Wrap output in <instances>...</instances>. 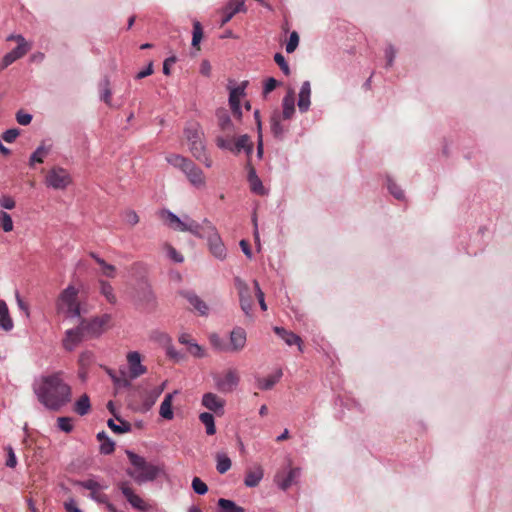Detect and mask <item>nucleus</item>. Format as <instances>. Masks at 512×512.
<instances>
[{"mask_svg":"<svg viewBox=\"0 0 512 512\" xmlns=\"http://www.w3.org/2000/svg\"><path fill=\"white\" fill-rule=\"evenodd\" d=\"M33 391L38 401L51 411H59L72 398L71 387L63 381L59 372L36 380Z\"/></svg>","mask_w":512,"mask_h":512,"instance_id":"obj_1","label":"nucleus"},{"mask_svg":"<svg viewBox=\"0 0 512 512\" xmlns=\"http://www.w3.org/2000/svg\"><path fill=\"white\" fill-rule=\"evenodd\" d=\"M110 320L111 316L109 314H103L89 320L81 319L77 327L66 331V337L63 341L65 349L72 351L82 340L99 337Z\"/></svg>","mask_w":512,"mask_h":512,"instance_id":"obj_2","label":"nucleus"},{"mask_svg":"<svg viewBox=\"0 0 512 512\" xmlns=\"http://www.w3.org/2000/svg\"><path fill=\"white\" fill-rule=\"evenodd\" d=\"M126 455L131 465L134 467L133 470L127 469L126 473L132 477L135 482L142 484L153 481L158 477L160 473L158 466L147 462L144 457L139 456L131 450H126Z\"/></svg>","mask_w":512,"mask_h":512,"instance_id":"obj_3","label":"nucleus"},{"mask_svg":"<svg viewBox=\"0 0 512 512\" xmlns=\"http://www.w3.org/2000/svg\"><path fill=\"white\" fill-rule=\"evenodd\" d=\"M234 285L238 291L239 302L242 311L245 313V315L250 316L253 307V298L248 284L237 276L234 278Z\"/></svg>","mask_w":512,"mask_h":512,"instance_id":"obj_4","label":"nucleus"},{"mask_svg":"<svg viewBox=\"0 0 512 512\" xmlns=\"http://www.w3.org/2000/svg\"><path fill=\"white\" fill-rule=\"evenodd\" d=\"M215 387L221 393L232 392L239 384V376L236 370L229 369L224 376L213 375Z\"/></svg>","mask_w":512,"mask_h":512,"instance_id":"obj_5","label":"nucleus"},{"mask_svg":"<svg viewBox=\"0 0 512 512\" xmlns=\"http://www.w3.org/2000/svg\"><path fill=\"white\" fill-rule=\"evenodd\" d=\"M71 182L69 174L62 168H53L46 175V183L54 189H64Z\"/></svg>","mask_w":512,"mask_h":512,"instance_id":"obj_6","label":"nucleus"},{"mask_svg":"<svg viewBox=\"0 0 512 512\" xmlns=\"http://www.w3.org/2000/svg\"><path fill=\"white\" fill-rule=\"evenodd\" d=\"M18 45L9 53H7L0 64V68L4 69L15 62L17 59L23 57L28 52L27 43L22 35L17 36Z\"/></svg>","mask_w":512,"mask_h":512,"instance_id":"obj_7","label":"nucleus"},{"mask_svg":"<svg viewBox=\"0 0 512 512\" xmlns=\"http://www.w3.org/2000/svg\"><path fill=\"white\" fill-rule=\"evenodd\" d=\"M210 231L209 235L205 238L208 241L209 249L211 253L220 260L225 259L226 257V248L220 238L219 233L217 232L216 227L215 228H209L208 232Z\"/></svg>","mask_w":512,"mask_h":512,"instance_id":"obj_8","label":"nucleus"},{"mask_svg":"<svg viewBox=\"0 0 512 512\" xmlns=\"http://www.w3.org/2000/svg\"><path fill=\"white\" fill-rule=\"evenodd\" d=\"M136 301L146 309H154L156 307V296L148 284H142L136 291Z\"/></svg>","mask_w":512,"mask_h":512,"instance_id":"obj_9","label":"nucleus"},{"mask_svg":"<svg viewBox=\"0 0 512 512\" xmlns=\"http://www.w3.org/2000/svg\"><path fill=\"white\" fill-rule=\"evenodd\" d=\"M247 334L242 327H235L230 332V341L228 343L229 353H238L246 345Z\"/></svg>","mask_w":512,"mask_h":512,"instance_id":"obj_10","label":"nucleus"},{"mask_svg":"<svg viewBox=\"0 0 512 512\" xmlns=\"http://www.w3.org/2000/svg\"><path fill=\"white\" fill-rule=\"evenodd\" d=\"M185 219L188 220V230L194 236L198 238H206L210 231L209 228H215V226L207 219H204L201 223L191 219L189 216H185Z\"/></svg>","mask_w":512,"mask_h":512,"instance_id":"obj_11","label":"nucleus"},{"mask_svg":"<svg viewBox=\"0 0 512 512\" xmlns=\"http://www.w3.org/2000/svg\"><path fill=\"white\" fill-rule=\"evenodd\" d=\"M179 294L185 298L200 315H208L209 308L207 304L194 291L181 290Z\"/></svg>","mask_w":512,"mask_h":512,"instance_id":"obj_12","label":"nucleus"},{"mask_svg":"<svg viewBox=\"0 0 512 512\" xmlns=\"http://www.w3.org/2000/svg\"><path fill=\"white\" fill-rule=\"evenodd\" d=\"M216 118L218 122V127L220 131L227 135L232 136L235 135L236 129L231 120V117L228 111L224 108H220L216 111Z\"/></svg>","mask_w":512,"mask_h":512,"instance_id":"obj_13","label":"nucleus"},{"mask_svg":"<svg viewBox=\"0 0 512 512\" xmlns=\"http://www.w3.org/2000/svg\"><path fill=\"white\" fill-rule=\"evenodd\" d=\"M130 378L135 379L146 373L147 368L141 364V355L139 352H129L127 355Z\"/></svg>","mask_w":512,"mask_h":512,"instance_id":"obj_14","label":"nucleus"},{"mask_svg":"<svg viewBox=\"0 0 512 512\" xmlns=\"http://www.w3.org/2000/svg\"><path fill=\"white\" fill-rule=\"evenodd\" d=\"M202 405L216 414H223L225 400L212 392H208L202 396Z\"/></svg>","mask_w":512,"mask_h":512,"instance_id":"obj_15","label":"nucleus"},{"mask_svg":"<svg viewBox=\"0 0 512 512\" xmlns=\"http://www.w3.org/2000/svg\"><path fill=\"white\" fill-rule=\"evenodd\" d=\"M245 10V1L244 0H230L226 6L223 8V17L221 19V26H224L228 23L236 13Z\"/></svg>","mask_w":512,"mask_h":512,"instance_id":"obj_16","label":"nucleus"},{"mask_svg":"<svg viewBox=\"0 0 512 512\" xmlns=\"http://www.w3.org/2000/svg\"><path fill=\"white\" fill-rule=\"evenodd\" d=\"M189 150L193 157L203 163L207 168L212 166V160L207 154L203 140L189 144Z\"/></svg>","mask_w":512,"mask_h":512,"instance_id":"obj_17","label":"nucleus"},{"mask_svg":"<svg viewBox=\"0 0 512 512\" xmlns=\"http://www.w3.org/2000/svg\"><path fill=\"white\" fill-rule=\"evenodd\" d=\"M189 182L195 187H201L205 185V177L203 171L191 161L183 172Z\"/></svg>","mask_w":512,"mask_h":512,"instance_id":"obj_18","label":"nucleus"},{"mask_svg":"<svg viewBox=\"0 0 512 512\" xmlns=\"http://www.w3.org/2000/svg\"><path fill=\"white\" fill-rule=\"evenodd\" d=\"M311 84L309 81H304L301 85L298 94V108L301 113H305L310 108Z\"/></svg>","mask_w":512,"mask_h":512,"instance_id":"obj_19","label":"nucleus"},{"mask_svg":"<svg viewBox=\"0 0 512 512\" xmlns=\"http://www.w3.org/2000/svg\"><path fill=\"white\" fill-rule=\"evenodd\" d=\"M282 114L281 117L284 120H289L295 113V92L292 88H289L286 95L282 99Z\"/></svg>","mask_w":512,"mask_h":512,"instance_id":"obj_20","label":"nucleus"},{"mask_svg":"<svg viewBox=\"0 0 512 512\" xmlns=\"http://www.w3.org/2000/svg\"><path fill=\"white\" fill-rule=\"evenodd\" d=\"M247 169H248L247 180L250 184L251 191L258 195H265L266 190L263 186V183H262L261 179L258 177L255 168L250 164V162L247 163Z\"/></svg>","mask_w":512,"mask_h":512,"instance_id":"obj_21","label":"nucleus"},{"mask_svg":"<svg viewBox=\"0 0 512 512\" xmlns=\"http://www.w3.org/2000/svg\"><path fill=\"white\" fill-rule=\"evenodd\" d=\"M301 471L299 468H291L286 476H282L278 474L276 476V481L280 489L286 491L290 486L296 483L297 479L300 477Z\"/></svg>","mask_w":512,"mask_h":512,"instance_id":"obj_22","label":"nucleus"},{"mask_svg":"<svg viewBox=\"0 0 512 512\" xmlns=\"http://www.w3.org/2000/svg\"><path fill=\"white\" fill-rule=\"evenodd\" d=\"M163 389H164V384L162 386L155 387L154 389L145 392L144 395L141 396V398H142L141 410L143 412H147L153 407V405L156 403L159 396L162 394Z\"/></svg>","mask_w":512,"mask_h":512,"instance_id":"obj_23","label":"nucleus"},{"mask_svg":"<svg viewBox=\"0 0 512 512\" xmlns=\"http://www.w3.org/2000/svg\"><path fill=\"white\" fill-rule=\"evenodd\" d=\"M122 494L125 496L127 501L136 509L141 511L146 510V505L144 501L136 495L133 490L128 487L125 483H123L120 487Z\"/></svg>","mask_w":512,"mask_h":512,"instance_id":"obj_24","label":"nucleus"},{"mask_svg":"<svg viewBox=\"0 0 512 512\" xmlns=\"http://www.w3.org/2000/svg\"><path fill=\"white\" fill-rule=\"evenodd\" d=\"M273 330L281 339L284 340V342L287 345L292 346V345L296 344V345H298L299 350L302 351V348H301L302 341L298 335H296L295 333H293L291 331L286 330L283 327L275 326L273 328Z\"/></svg>","mask_w":512,"mask_h":512,"instance_id":"obj_25","label":"nucleus"},{"mask_svg":"<svg viewBox=\"0 0 512 512\" xmlns=\"http://www.w3.org/2000/svg\"><path fill=\"white\" fill-rule=\"evenodd\" d=\"M281 119H283L279 112H274L270 119V129L273 136L282 140L286 133V128L281 124Z\"/></svg>","mask_w":512,"mask_h":512,"instance_id":"obj_26","label":"nucleus"},{"mask_svg":"<svg viewBox=\"0 0 512 512\" xmlns=\"http://www.w3.org/2000/svg\"><path fill=\"white\" fill-rule=\"evenodd\" d=\"M13 320L10 317L9 309L4 300L0 299V328L4 331H10L13 329Z\"/></svg>","mask_w":512,"mask_h":512,"instance_id":"obj_27","label":"nucleus"},{"mask_svg":"<svg viewBox=\"0 0 512 512\" xmlns=\"http://www.w3.org/2000/svg\"><path fill=\"white\" fill-rule=\"evenodd\" d=\"M177 391H174V393H168L165 395L164 400L162 401L159 409V414L162 418L166 420H171L174 417V413L172 410V400L173 395L176 394Z\"/></svg>","mask_w":512,"mask_h":512,"instance_id":"obj_28","label":"nucleus"},{"mask_svg":"<svg viewBox=\"0 0 512 512\" xmlns=\"http://www.w3.org/2000/svg\"><path fill=\"white\" fill-rule=\"evenodd\" d=\"M97 440L100 444V453L109 455L115 450V442L112 441L105 431H101L97 434Z\"/></svg>","mask_w":512,"mask_h":512,"instance_id":"obj_29","label":"nucleus"},{"mask_svg":"<svg viewBox=\"0 0 512 512\" xmlns=\"http://www.w3.org/2000/svg\"><path fill=\"white\" fill-rule=\"evenodd\" d=\"M99 292L112 305L117 303V297L111 284L103 279L98 280Z\"/></svg>","mask_w":512,"mask_h":512,"instance_id":"obj_30","label":"nucleus"},{"mask_svg":"<svg viewBox=\"0 0 512 512\" xmlns=\"http://www.w3.org/2000/svg\"><path fill=\"white\" fill-rule=\"evenodd\" d=\"M115 418L119 421V424H116L113 419H109L107 421L108 427L116 434H124L128 433L132 430V425L130 422L122 419L120 416H115Z\"/></svg>","mask_w":512,"mask_h":512,"instance_id":"obj_31","label":"nucleus"},{"mask_svg":"<svg viewBox=\"0 0 512 512\" xmlns=\"http://www.w3.org/2000/svg\"><path fill=\"white\" fill-rule=\"evenodd\" d=\"M283 373L281 369H278L273 375L267 378H258L257 386L261 390H270L282 377Z\"/></svg>","mask_w":512,"mask_h":512,"instance_id":"obj_32","label":"nucleus"},{"mask_svg":"<svg viewBox=\"0 0 512 512\" xmlns=\"http://www.w3.org/2000/svg\"><path fill=\"white\" fill-rule=\"evenodd\" d=\"M184 135L188 141V144L203 140V132L199 124L197 123L191 124L188 127H186L184 130Z\"/></svg>","mask_w":512,"mask_h":512,"instance_id":"obj_33","label":"nucleus"},{"mask_svg":"<svg viewBox=\"0 0 512 512\" xmlns=\"http://www.w3.org/2000/svg\"><path fill=\"white\" fill-rule=\"evenodd\" d=\"M263 470L261 467H256L254 470H250L246 473L244 484L247 487H256L263 478Z\"/></svg>","mask_w":512,"mask_h":512,"instance_id":"obj_34","label":"nucleus"},{"mask_svg":"<svg viewBox=\"0 0 512 512\" xmlns=\"http://www.w3.org/2000/svg\"><path fill=\"white\" fill-rule=\"evenodd\" d=\"M77 295L78 290L74 286L69 285L66 289H64L61 292L59 296V301L66 306H71L72 304L77 302Z\"/></svg>","mask_w":512,"mask_h":512,"instance_id":"obj_35","label":"nucleus"},{"mask_svg":"<svg viewBox=\"0 0 512 512\" xmlns=\"http://www.w3.org/2000/svg\"><path fill=\"white\" fill-rule=\"evenodd\" d=\"M218 512H245L244 508L238 506L234 501L220 498L217 501Z\"/></svg>","mask_w":512,"mask_h":512,"instance_id":"obj_36","label":"nucleus"},{"mask_svg":"<svg viewBox=\"0 0 512 512\" xmlns=\"http://www.w3.org/2000/svg\"><path fill=\"white\" fill-rule=\"evenodd\" d=\"M90 409V398L87 394H83L74 404V411L80 416L88 414Z\"/></svg>","mask_w":512,"mask_h":512,"instance_id":"obj_37","label":"nucleus"},{"mask_svg":"<svg viewBox=\"0 0 512 512\" xmlns=\"http://www.w3.org/2000/svg\"><path fill=\"white\" fill-rule=\"evenodd\" d=\"M167 162L174 166L175 168L180 169L182 172L185 171L188 164L191 162L190 159L183 157L179 154H171L166 157Z\"/></svg>","mask_w":512,"mask_h":512,"instance_id":"obj_38","label":"nucleus"},{"mask_svg":"<svg viewBox=\"0 0 512 512\" xmlns=\"http://www.w3.org/2000/svg\"><path fill=\"white\" fill-rule=\"evenodd\" d=\"M75 485L80 486L84 489L90 490L91 493H96L98 490L101 489H107V485H101L99 482L95 481L94 479H87V480H77L74 482Z\"/></svg>","mask_w":512,"mask_h":512,"instance_id":"obj_39","label":"nucleus"},{"mask_svg":"<svg viewBox=\"0 0 512 512\" xmlns=\"http://www.w3.org/2000/svg\"><path fill=\"white\" fill-rule=\"evenodd\" d=\"M199 419L205 425L208 435H214L216 433L214 416L211 413L203 412L199 415Z\"/></svg>","mask_w":512,"mask_h":512,"instance_id":"obj_40","label":"nucleus"},{"mask_svg":"<svg viewBox=\"0 0 512 512\" xmlns=\"http://www.w3.org/2000/svg\"><path fill=\"white\" fill-rule=\"evenodd\" d=\"M216 145L219 149L228 150L233 153L234 135L227 136L225 134L218 135L215 139Z\"/></svg>","mask_w":512,"mask_h":512,"instance_id":"obj_41","label":"nucleus"},{"mask_svg":"<svg viewBox=\"0 0 512 512\" xmlns=\"http://www.w3.org/2000/svg\"><path fill=\"white\" fill-rule=\"evenodd\" d=\"M209 341L212 347L219 352L229 353L228 343L222 339L217 333H212L209 336Z\"/></svg>","mask_w":512,"mask_h":512,"instance_id":"obj_42","label":"nucleus"},{"mask_svg":"<svg viewBox=\"0 0 512 512\" xmlns=\"http://www.w3.org/2000/svg\"><path fill=\"white\" fill-rule=\"evenodd\" d=\"M111 89H110V81L107 77H105L100 82V99L104 101L106 104L110 105L111 102Z\"/></svg>","mask_w":512,"mask_h":512,"instance_id":"obj_43","label":"nucleus"},{"mask_svg":"<svg viewBox=\"0 0 512 512\" xmlns=\"http://www.w3.org/2000/svg\"><path fill=\"white\" fill-rule=\"evenodd\" d=\"M216 460V469L220 474L226 473L231 468V460L226 454H217Z\"/></svg>","mask_w":512,"mask_h":512,"instance_id":"obj_44","label":"nucleus"},{"mask_svg":"<svg viewBox=\"0 0 512 512\" xmlns=\"http://www.w3.org/2000/svg\"><path fill=\"white\" fill-rule=\"evenodd\" d=\"M49 149L40 145L30 156V165H34V163H42L44 157L48 154Z\"/></svg>","mask_w":512,"mask_h":512,"instance_id":"obj_45","label":"nucleus"},{"mask_svg":"<svg viewBox=\"0 0 512 512\" xmlns=\"http://www.w3.org/2000/svg\"><path fill=\"white\" fill-rule=\"evenodd\" d=\"M97 263L100 265L102 269V274L108 278H114L116 275L115 266L108 264L104 259L97 258Z\"/></svg>","mask_w":512,"mask_h":512,"instance_id":"obj_46","label":"nucleus"},{"mask_svg":"<svg viewBox=\"0 0 512 512\" xmlns=\"http://www.w3.org/2000/svg\"><path fill=\"white\" fill-rule=\"evenodd\" d=\"M387 188L396 199H404V191L390 177H387Z\"/></svg>","mask_w":512,"mask_h":512,"instance_id":"obj_47","label":"nucleus"},{"mask_svg":"<svg viewBox=\"0 0 512 512\" xmlns=\"http://www.w3.org/2000/svg\"><path fill=\"white\" fill-rule=\"evenodd\" d=\"M72 421L71 417H59L57 419V426L61 431L70 433L74 428Z\"/></svg>","mask_w":512,"mask_h":512,"instance_id":"obj_48","label":"nucleus"},{"mask_svg":"<svg viewBox=\"0 0 512 512\" xmlns=\"http://www.w3.org/2000/svg\"><path fill=\"white\" fill-rule=\"evenodd\" d=\"M250 137L247 134L241 135L234 142L233 153L239 154L249 144Z\"/></svg>","mask_w":512,"mask_h":512,"instance_id":"obj_49","label":"nucleus"},{"mask_svg":"<svg viewBox=\"0 0 512 512\" xmlns=\"http://www.w3.org/2000/svg\"><path fill=\"white\" fill-rule=\"evenodd\" d=\"M248 85V81H243L240 85L236 86V87H229V90H230V94H229V98H236V99H239L240 100V97L241 96H244L245 95V88L247 87Z\"/></svg>","mask_w":512,"mask_h":512,"instance_id":"obj_50","label":"nucleus"},{"mask_svg":"<svg viewBox=\"0 0 512 512\" xmlns=\"http://www.w3.org/2000/svg\"><path fill=\"white\" fill-rule=\"evenodd\" d=\"M192 489L196 494L204 495L208 492V486L198 477L192 480Z\"/></svg>","mask_w":512,"mask_h":512,"instance_id":"obj_51","label":"nucleus"},{"mask_svg":"<svg viewBox=\"0 0 512 512\" xmlns=\"http://www.w3.org/2000/svg\"><path fill=\"white\" fill-rule=\"evenodd\" d=\"M202 37H203L202 26H201L200 22L196 21L193 24L192 46L193 47L198 46Z\"/></svg>","mask_w":512,"mask_h":512,"instance_id":"obj_52","label":"nucleus"},{"mask_svg":"<svg viewBox=\"0 0 512 512\" xmlns=\"http://www.w3.org/2000/svg\"><path fill=\"white\" fill-rule=\"evenodd\" d=\"M299 44V35L296 31L290 33L289 40L286 44V52L293 53Z\"/></svg>","mask_w":512,"mask_h":512,"instance_id":"obj_53","label":"nucleus"},{"mask_svg":"<svg viewBox=\"0 0 512 512\" xmlns=\"http://www.w3.org/2000/svg\"><path fill=\"white\" fill-rule=\"evenodd\" d=\"M187 351L196 358H203L206 356L204 348L195 341L187 348Z\"/></svg>","mask_w":512,"mask_h":512,"instance_id":"obj_54","label":"nucleus"},{"mask_svg":"<svg viewBox=\"0 0 512 512\" xmlns=\"http://www.w3.org/2000/svg\"><path fill=\"white\" fill-rule=\"evenodd\" d=\"M274 61L277 63V65L280 67L281 71L285 75L288 76L290 74V67H289L285 57L281 53H276L274 55Z\"/></svg>","mask_w":512,"mask_h":512,"instance_id":"obj_55","label":"nucleus"},{"mask_svg":"<svg viewBox=\"0 0 512 512\" xmlns=\"http://www.w3.org/2000/svg\"><path fill=\"white\" fill-rule=\"evenodd\" d=\"M166 354L169 358L174 360L175 362H181L185 360V354L177 351L173 345H169L166 348Z\"/></svg>","mask_w":512,"mask_h":512,"instance_id":"obj_56","label":"nucleus"},{"mask_svg":"<svg viewBox=\"0 0 512 512\" xmlns=\"http://www.w3.org/2000/svg\"><path fill=\"white\" fill-rule=\"evenodd\" d=\"M396 57V49L392 44H389L385 49L386 68L393 66Z\"/></svg>","mask_w":512,"mask_h":512,"instance_id":"obj_57","label":"nucleus"},{"mask_svg":"<svg viewBox=\"0 0 512 512\" xmlns=\"http://www.w3.org/2000/svg\"><path fill=\"white\" fill-rule=\"evenodd\" d=\"M253 284H254V289H255V295H256V297L258 299L260 308L263 311H266L267 310V305H266V302H265V299H264V293L261 290L260 285H259L257 280H254Z\"/></svg>","mask_w":512,"mask_h":512,"instance_id":"obj_58","label":"nucleus"},{"mask_svg":"<svg viewBox=\"0 0 512 512\" xmlns=\"http://www.w3.org/2000/svg\"><path fill=\"white\" fill-rule=\"evenodd\" d=\"M0 219L2 222V228L5 232H10L13 229V221L11 216L4 211L0 212Z\"/></svg>","mask_w":512,"mask_h":512,"instance_id":"obj_59","label":"nucleus"},{"mask_svg":"<svg viewBox=\"0 0 512 512\" xmlns=\"http://www.w3.org/2000/svg\"><path fill=\"white\" fill-rule=\"evenodd\" d=\"M33 116L30 113H26L23 110H19L16 113V120L20 125H29L32 121Z\"/></svg>","mask_w":512,"mask_h":512,"instance_id":"obj_60","label":"nucleus"},{"mask_svg":"<svg viewBox=\"0 0 512 512\" xmlns=\"http://www.w3.org/2000/svg\"><path fill=\"white\" fill-rule=\"evenodd\" d=\"M20 135V130L17 129V128H11V129H8L6 130L3 134H2V138L4 141L8 142V143H12L13 141L16 140V138Z\"/></svg>","mask_w":512,"mask_h":512,"instance_id":"obj_61","label":"nucleus"},{"mask_svg":"<svg viewBox=\"0 0 512 512\" xmlns=\"http://www.w3.org/2000/svg\"><path fill=\"white\" fill-rule=\"evenodd\" d=\"M132 386L131 381L126 377V372L124 370H120L119 380L116 383L115 387L120 388H130Z\"/></svg>","mask_w":512,"mask_h":512,"instance_id":"obj_62","label":"nucleus"},{"mask_svg":"<svg viewBox=\"0 0 512 512\" xmlns=\"http://www.w3.org/2000/svg\"><path fill=\"white\" fill-rule=\"evenodd\" d=\"M278 84L279 82L275 78H268L264 83L263 94L266 96L267 94L272 92L277 87Z\"/></svg>","mask_w":512,"mask_h":512,"instance_id":"obj_63","label":"nucleus"},{"mask_svg":"<svg viewBox=\"0 0 512 512\" xmlns=\"http://www.w3.org/2000/svg\"><path fill=\"white\" fill-rule=\"evenodd\" d=\"M67 307V316L70 318H80L81 316V309L78 302L72 304L71 306Z\"/></svg>","mask_w":512,"mask_h":512,"instance_id":"obj_64","label":"nucleus"}]
</instances>
